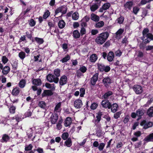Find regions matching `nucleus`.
<instances>
[{"label": "nucleus", "instance_id": "f3484780", "mask_svg": "<svg viewBox=\"0 0 153 153\" xmlns=\"http://www.w3.org/2000/svg\"><path fill=\"white\" fill-rule=\"evenodd\" d=\"M118 108V105L116 103H113L112 105H111L110 108L111 111L113 113L116 112L117 111Z\"/></svg>", "mask_w": 153, "mask_h": 153}, {"label": "nucleus", "instance_id": "20e7f679", "mask_svg": "<svg viewBox=\"0 0 153 153\" xmlns=\"http://www.w3.org/2000/svg\"><path fill=\"white\" fill-rule=\"evenodd\" d=\"M153 123L151 122H147L145 120L142 121L140 123V125L143 126L145 129H147L152 126Z\"/></svg>", "mask_w": 153, "mask_h": 153}, {"label": "nucleus", "instance_id": "680f3d73", "mask_svg": "<svg viewBox=\"0 0 153 153\" xmlns=\"http://www.w3.org/2000/svg\"><path fill=\"white\" fill-rule=\"evenodd\" d=\"M80 96L81 97H83L84 95L85 94V90L84 88H81L80 90Z\"/></svg>", "mask_w": 153, "mask_h": 153}, {"label": "nucleus", "instance_id": "412c9836", "mask_svg": "<svg viewBox=\"0 0 153 153\" xmlns=\"http://www.w3.org/2000/svg\"><path fill=\"white\" fill-rule=\"evenodd\" d=\"M33 84L37 86H39L41 84L42 82L40 79H34L32 81Z\"/></svg>", "mask_w": 153, "mask_h": 153}, {"label": "nucleus", "instance_id": "4468645a", "mask_svg": "<svg viewBox=\"0 0 153 153\" xmlns=\"http://www.w3.org/2000/svg\"><path fill=\"white\" fill-rule=\"evenodd\" d=\"M109 33L107 32L101 33L97 38H108L109 36Z\"/></svg>", "mask_w": 153, "mask_h": 153}, {"label": "nucleus", "instance_id": "4c0bfd02", "mask_svg": "<svg viewBox=\"0 0 153 153\" xmlns=\"http://www.w3.org/2000/svg\"><path fill=\"white\" fill-rule=\"evenodd\" d=\"M112 94V93L111 91H108L106 92L105 94L102 96V97L104 99H106L110 96Z\"/></svg>", "mask_w": 153, "mask_h": 153}, {"label": "nucleus", "instance_id": "4d7b16f0", "mask_svg": "<svg viewBox=\"0 0 153 153\" xmlns=\"http://www.w3.org/2000/svg\"><path fill=\"white\" fill-rule=\"evenodd\" d=\"M54 74L57 77L59 76L60 75V71L59 69H56L54 70Z\"/></svg>", "mask_w": 153, "mask_h": 153}, {"label": "nucleus", "instance_id": "bf43d9fd", "mask_svg": "<svg viewBox=\"0 0 153 153\" xmlns=\"http://www.w3.org/2000/svg\"><path fill=\"white\" fill-rule=\"evenodd\" d=\"M27 134L29 138H30L33 135V132L31 128L30 129L27 131Z\"/></svg>", "mask_w": 153, "mask_h": 153}, {"label": "nucleus", "instance_id": "473e14b6", "mask_svg": "<svg viewBox=\"0 0 153 153\" xmlns=\"http://www.w3.org/2000/svg\"><path fill=\"white\" fill-rule=\"evenodd\" d=\"M124 31L123 29L120 28L119 29L116 33V36L117 37L120 36Z\"/></svg>", "mask_w": 153, "mask_h": 153}, {"label": "nucleus", "instance_id": "393cba45", "mask_svg": "<svg viewBox=\"0 0 153 153\" xmlns=\"http://www.w3.org/2000/svg\"><path fill=\"white\" fill-rule=\"evenodd\" d=\"M10 68L8 66L4 67L2 69V73L3 74L6 75L10 71Z\"/></svg>", "mask_w": 153, "mask_h": 153}, {"label": "nucleus", "instance_id": "de8ad7c7", "mask_svg": "<svg viewBox=\"0 0 153 153\" xmlns=\"http://www.w3.org/2000/svg\"><path fill=\"white\" fill-rule=\"evenodd\" d=\"M104 118L106 119V121L105 123L106 124L107 123H110L111 118L108 115H105L104 116Z\"/></svg>", "mask_w": 153, "mask_h": 153}, {"label": "nucleus", "instance_id": "cd10ccee", "mask_svg": "<svg viewBox=\"0 0 153 153\" xmlns=\"http://www.w3.org/2000/svg\"><path fill=\"white\" fill-rule=\"evenodd\" d=\"M61 10H62V15L61 16H62L63 14H65L67 12L68 8L67 5H64L60 6Z\"/></svg>", "mask_w": 153, "mask_h": 153}, {"label": "nucleus", "instance_id": "2eb2a0df", "mask_svg": "<svg viewBox=\"0 0 153 153\" xmlns=\"http://www.w3.org/2000/svg\"><path fill=\"white\" fill-rule=\"evenodd\" d=\"M91 18L92 20L95 22H98L100 19L99 17L96 14L93 13L91 15Z\"/></svg>", "mask_w": 153, "mask_h": 153}, {"label": "nucleus", "instance_id": "6ab92c4d", "mask_svg": "<svg viewBox=\"0 0 153 153\" xmlns=\"http://www.w3.org/2000/svg\"><path fill=\"white\" fill-rule=\"evenodd\" d=\"M103 115L102 113L99 111L97 114V115L96 117L95 122L97 123L99 122L101 120V116Z\"/></svg>", "mask_w": 153, "mask_h": 153}, {"label": "nucleus", "instance_id": "e2e57ef3", "mask_svg": "<svg viewBox=\"0 0 153 153\" xmlns=\"http://www.w3.org/2000/svg\"><path fill=\"white\" fill-rule=\"evenodd\" d=\"M79 70L82 73H84L86 71L87 68L85 66H82L80 68Z\"/></svg>", "mask_w": 153, "mask_h": 153}, {"label": "nucleus", "instance_id": "6e6d98bb", "mask_svg": "<svg viewBox=\"0 0 153 153\" xmlns=\"http://www.w3.org/2000/svg\"><path fill=\"white\" fill-rule=\"evenodd\" d=\"M97 66L99 69L101 71H103L104 69V67H105V66L99 63L98 64Z\"/></svg>", "mask_w": 153, "mask_h": 153}, {"label": "nucleus", "instance_id": "7c9ffc66", "mask_svg": "<svg viewBox=\"0 0 153 153\" xmlns=\"http://www.w3.org/2000/svg\"><path fill=\"white\" fill-rule=\"evenodd\" d=\"M51 13L48 10H46L43 16V18L45 19H47L50 15Z\"/></svg>", "mask_w": 153, "mask_h": 153}, {"label": "nucleus", "instance_id": "a18cd8bd", "mask_svg": "<svg viewBox=\"0 0 153 153\" xmlns=\"http://www.w3.org/2000/svg\"><path fill=\"white\" fill-rule=\"evenodd\" d=\"M29 21V24L30 26L33 27L35 25L36 22L33 19H31Z\"/></svg>", "mask_w": 153, "mask_h": 153}, {"label": "nucleus", "instance_id": "dca6fc26", "mask_svg": "<svg viewBox=\"0 0 153 153\" xmlns=\"http://www.w3.org/2000/svg\"><path fill=\"white\" fill-rule=\"evenodd\" d=\"M145 111L143 109H139L137 110V116L139 117L138 119H140V117L143 116L144 113Z\"/></svg>", "mask_w": 153, "mask_h": 153}, {"label": "nucleus", "instance_id": "0e129e2a", "mask_svg": "<svg viewBox=\"0 0 153 153\" xmlns=\"http://www.w3.org/2000/svg\"><path fill=\"white\" fill-rule=\"evenodd\" d=\"M139 10V8L138 7H135L133 8V12L135 15H136L137 14Z\"/></svg>", "mask_w": 153, "mask_h": 153}, {"label": "nucleus", "instance_id": "ddd939ff", "mask_svg": "<svg viewBox=\"0 0 153 153\" xmlns=\"http://www.w3.org/2000/svg\"><path fill=\"white\" fill-rule=\"evenodd\" d=\"M133 5V2L132 1H127L124 4V7L126 9L131 10Z\"/></svg>", "mask_w": 153, "mask_h": 153}, {"label": "nucleus", "instance_id": "58836bf2", "mask_svg": "<svg viewBox=\"0 0 153 153\" xmlns=\"http://www.w3.org/2000/svg\"><path fill=\"white\" fill-rule=\"evenodd\" d=\"M79 14L77 12L74 13L72 15V18L74 20H76L79 18Z\"/></svg>", "mask_w": 153, "mask_h": 153}, {"label": "nucleus", "instance_id": "79ce46f5", "mask_svg": "<svg viewBox=\"0 0 153 153\" xmlns=\"http://www.w3.org/2000/svg\"><path fill=\"white\" fill-rule=\"evenodd\" d=\"M110 6V4L109 3H106L104 4L102 7L104 9V10H106L108 9Z\"/></svg>", "mask_w": 153, "mask_h": 153}, {"label": "nucleus", "instance_id": "aec40b11", "mask_svg": "<svg viewBox=\"0 0 153 153\" xmlns=\"http://www.w3.org/2000/svg\"><path fill=\"white\" fill-rule=\"evenodd\" d=\"M97 59V56L95 54H93L91 55L90 57V61L91 62H95Z\"/></svg>", "mask_w": 153, "mask_h": 153}, {"label": "nucleus", "instance_id": "f03ea898", "mask_svg": "<svg viewBox=\"0 0 153 153\" xmlns=\"http://www.w3.org/2000/svg\"><path fill=\"white\" fill-rule=\"evenodd\" d=\"M47 80L50 82H54L55 83H57L59 81L58 78L51 74H49L47 76Z\"/></svg>", "mask_w": 153, "mask_h": 153}, {"label": "nucleus", "instance_id": "09e8293b", "mask_svg": "<svg viewBox=\"0 0 153 153\" xmlns=\"http://www.w3.org/2000/svg\"><path fill=\"white\" fill-rule=\"evenodd\" d=\"M69 136V134L68 132H64L62 135V137L64 140L67 139Z\"/></svg>", "mask_w": 153, "mask_h": 153}, {"label": "nucleus", "instance_id": "f704fd0d", "mask_svg": "<svg viewBox=\"0 0 153 153\" xmlns=\"http://www.w3.org/2000/svg\"><path fill=\"white\" fill-rule=\"evenodd\" d=\"M104 23L103 21H100L97 23L95 25V27L97 28H100L103 27Z\"/></svg>", "mask_w": 153, "mask_h": 153}, {"label": "nucleus", "instance_id": "4be33fe9", "mask_svg": "<svg viewBox=\"0 0 153 153\" xmlns=\"http://www.w3.org/2000/svg\"><path fill=\"white\" fill-rule=\"evenodd\" d=\"M45 86L48 88L53 91L55 89V87L54 84H51L48 83H46L45 85Z\"/></svg>", "mask_w": 153, "mask_h": 153}, {"label": "nucleus", "instance_id": "a19ab883", "mask_svg": "<svg viewBox=\"0 0 153 153\" xmlns=\"http://www.w3.org/2000/svg\"><path fill=\"white\" fill-rule=\"evenodd\" d=\"M26 82L25 80L22 79L21 80L19 83V87L21 88H23L25 86Z\"/></svg>", "mask_w": 153, "mask_h": 153}, {"label": "nucleus", "instance_id": "338daca9", "mask_svg": "<svg viewBox=\"0 0 153 153\" xmlns=\"http://www.w3.org/2000/svg\"><path fill=\"white\" fill-rule=\"evenodd\" d=\"M122 54V52L121 51L118 50L116 51L115 52V54L117 56L120 57V56Z\"/></svg>", "mask_w": 153, "mask_h": 153}, {"label": "nucleus", "instance_id": "69168bd1", "mask_svg": "<svg viewBox=\"0 0 153 153\" xmlns=\"http://www.w3.org/2000/svg\"><path fill=\"white\" fill-rule=\"evenodd\" d=\"M97 104L96 103H93L92 104L91 106V109L94 110L96 109L97 106Z\"/></svg>", "mask_w": 153, "mask_h": 153}, {"label": "nucleus", "instance_id": "864d4df0", "mask_svg": "<svg viewBox=\"0 0 153 153\" xmlns=\"http://www.w3.org/2000/svg\"><path fill=\"white\" fill-rule=\"evenodd\" d=\"M99 146H98V148L100 151H102L104 149L105 146V144L104 143H101L100 145H99Z\"/></svg>", "mask_w": 153, "mask_h": 153}, {"label": "nucleus", "instance_id": "b1692460", "mask_svg": "<svg viewBox=\"0 0 153 153\" xmlns=\"http://www.w3.org/2000/svg\"><path fill=\"white\" fill-rule=\"evenodd\" d=\"M65 25V23L63 20H60L58 23L59 27L60 29L63 28Z\"/></svg>", "mask_w": 153, "mask_h": 153}, {"label": "nucleus", "instance_id": "423d86ee", "mask_svg": "<svg viewBox=\"0 0 153 153\" xmlns=\"http://www.w3.org/2000/svg\"><path fill=\"white\" fill-rule=\"evenodd\" d=\"M101 105L105 108H108V109H110L111 108V104L107 100H102L101 102Z\"/></svg>", "mask_w": 153, "mask_h": 153}, {"label": "nucleus", "instance_id": "72a5a7b5", "mask_svg": "<svg viewBox=\"0 0 153 153\" xmlns=\"http://www.w3.org/2000/svg\"><path fill=\"white\" fill-rule=\"evenodd\" d=\"M64 145L68 147H70L72 145V142L71 139L68 138L64 143Z\"/></svg>", "mask_w": 153, "mask_h": 153}, {"label": "nucleus", "instance_id": "774afa93", "mask_svg": "<svg viewBox=\"0 0 153 153\" xmlns=\"http://www.w3.org/2000/svg\"><path fill=\"white\" fill-rule=\"evenodd\" d=\"M44 93L48 95H51L53 94L52 91L50 90H45L44 91Z\"/></svg>", "mask_w": 153, "mask_h": 153}, {"label": "nucleus", "instance_id": "39448f33", "mask_svg": "<svg viewBox=\"0 0 153 153\" xmlns=\"http://www.w3.org/2000/svg\"><path fill=\"white\" fill-rule=\"evenodd\" d=\"M82 103L81 100L77 99L74 101V106L76 108H80L82 105Z\"/></svg>", "mask_w": 153, "mask_h": 153}, {"label": "nucleus", "instance_id": "7ed1b4c3", "mask_svg": "<svg viewBox=\"0 0 153 153\" xmlns=\"http://www.w3.org/2000/svg\"><path fill=\"white\" fill-rule=\"evenodd\" d=\"M132 88L134 91L137 94H140L142 93L143 91L142 87L140 85H135Z\"/></svg>", "mask_w": 153, "mask_h": 153}, {"label": "nucleus", "instance_id": "13d9d810", "mask_svg": "<svg viewBox=\"0 0 153 153\" xmlns=\"http://www.w3.org/2000/svg\"><path fill=\"white\" fill-rule=\"evenodd\" d=\"M33 147V146L31 144H30L28 145L25 146V150L26 151H29L31 150L32 149Z\"/></svg>", "mask_w": 153, "mask_h": 153}, {"label": "nucleus", "instance_id": "c03bdc74", "mask_svg": "<svg viewBox=\"0 0 153 153\" xmlns=\"http://www.w3.org/2000/svg\"><path fill=\"white\" fill-rule=\"evenodd\" d=\"M70 56L69 55H67L63 58L60 60V61L64 63L67 62L70 59Z\"/></svg>", "mask_w": 153, "mask_h": 153}, {"label": "nucleus", "instance_id": "603ef678", "mask_svg": "<svg viewBox=\"0 0 153 153\" xmlns=\"http://www.w3.org/2000/svg\"><path fill=\"white\" fill-rule=\"evenodd\" d=\"M19 57L22 59L25 57V54L24 52H21L19 53Z\"/></svg>", "mask_w": 153, "mask_h": 153}, {"label": "nucleus", "instance_id": "3c124183", "mask_svg": "<svg viewBox=\"0 0 153 153\" xmlns=\"http://www.w3.org/2000/svg\"><path fill=\"white\" fill-rule=\"evenodd\" d=\"M148 10H147L146 8H143L142 16H143L144 17L146 16L148 13Z\"/></svg>", "mask_w": 153, "mask_h": 153}, {"label": "nucleus", "instance_id": "1a4fd4ad", "mask_svg": "<svg viewBox=\"0 0 153 153\" xmlns=\"http://www.w3.org/2000/svg\"><path fill=\"white\" fill-rule=\"evenodd\" d=\"M102 82L105 86L107 87L111 83L112 81L110 78L107 77L103 79Z\"/></svg>", "mask_w": 153, "mask_h": 153}, {"label": "nucleus", "instance_id": "9d476101", "mask_svg": "<svg viewBox=\"0 0 153 153\" xmlns=\"http://www.w3.org/2000/svg\"><path fill=\"white\" fill-rule=\"evenodd\" d=\"M62 104V102H60L56 104L54 108V112H59L61 111V105Z\"/></svg>", "mask_w": 153, "mask_h": 153}, {"label": "nucleus", "instance_id": "a211bd4d", "mask_svg": "<svg viewBox=\"0 0 153 153\" xmlns=\"http://www.w3.org/2000/svg\"><path fill=\"white\" fill-rule=\"evenodd\" d=\"M114 57V54L113 52H109L107 56V59L109 62L112 61Z\"/></svg>", "mask_w": 153, "mask_h": 153}, {"label": "nucleus", "instance_id": "a878e982", "mask_svg": "<svg viewBox=\"0 0 153 153\" xmlns=\"http://www.w3.org/2000/svg\"><path fill=\"white\" fill-rule=\"evenodd\" d=\"M38 106L40 108L43 109H45L46 108V104L44 101H40L39 102Z\"/></svg>", "mask_w": 153, "mask_h": 153}, {"label": "nucleus", "instance_id": "5701e85b", "mask_svg": "<svg viewBox=\"0 0 153 153\" xmlns=\"http://www.w3.org/2000/svg\"><path fill=\"white\" fill-rule=\"evenodd\" d=\"M13 69L14 70H16L18 67V60L14 59L12 61L11 63Z\"/></svg>", "mask_w": 153, "mask_h": 153}, {"label": "nucleus", "instance_id": "ea45409f", "mask_svg": "<svg viewBox=\"0 0 153 153\" xmlns=\"http://www.w3.org/2000/svg\"><path fill=\"white\" fill-rule=\"evenodd\" d=\"M106 39H96V42L98 44H102L106 41Z\"/></svg>", "mask_w": 153, "mask_h": 153}, {"label": "nucleus", "instance_id": "5fc2aeb1", "mask_svg": "<svg viewBox=\"0 0 153 153\" xmlns=\"http://www.w3.org/2000/svg\"><path fill=\"white\" fill-rule=\"evenodd\" d=\"M16 108L14 106H11L9 109V111L10 113L11 114H14L15 112Z\"/></svg>", "mask_w": 153, "mask_h": 153}, {"label": "nucleus", "instance_id": "c85d7f7f", "mask_svg": "<svg viewBox=\"0 0 153 153\" xmlns=\"http://www.w3.org/2000/svg\"><path fill=\"white\" fill-rule=\"evenodd\" d=\"M144 140L147 142L153 141V133L150 134L149 136L145 137Z\"/></svg>", "mask_w": 153, "mask_h": 153}, {"label": "nucleus", "instance_id": "c756f323", "mask_svg": "<svg viewBox=\"0 0 153 153\" xmlns=\"http://www.w3.org/2000/svg\"><path fill=\"white\" fill-rule=\"evenodd\" d=\"M20 92V89L18 88H14L12 92L13 95L14 96L18 95Z\"/></svg>", "mask_w": 153, "mask_h": 153}, {"label": "nucleus", "instance_id": "9b49d317", "mask_svg": "<svg viewBox=\"0 0 153 153\" xmlns=\"http://www.w3.org/2000/svg\"><path fill=\"white\" fill-rule=\"evenodd\" d=\"M67 81V77L65 76H63L60 78L59 83L60 85H63L66 84Z\"/></svg>", "mask_w": 153, "mask_h": 153}, {"label": "nucleus", "instance_id": "c9c22d12", "mask_svg": "<svg viewBox=\"0 0 153 153\" xmlns=\"http://www.w3.org/2000/svg\"><path fill=\"white\" fill-rule=\"evenodd\" d=\"M9 139V137L8 136L7 134L3 135L2 137V139L1 140V142H7Z\"/></svg>", "mask_w": 153, "mask_h": 153}, {"label": "nucleus", "instance_id": "49530a36", "mask_svg": "<svg viewBox=\"0 0 153 153\" xmlns=\"http://www.w3.org/2000/svg\"><path fill=\"white\" fill-rule=\"evenodd\" d=\"M137 57L139 58H142L144 56L143 53L141 51H138L137 53Z\"/></svg>", "mask_w": 153, "mask_h": 153}, {"label": "nucleus", "instance_id": "bb28decb", "mask_svg": "<svg viewBox=\"0 0 153 153\" xmlns=\"http://www.w3.org/2000/svg\"><path fill=\"white\" fill-rule=\"evenodd\" d=\"M147 114L150 117H152L153 116V107H150L148 110Z\"/></svg>", "mask_w": 153, "mask_h": 153}, {"label": "nucleus", "instance_id": "2f4dec72", "mask_svg": "<svg viewBox=\"0 0 153 153\" xmlns=\"http://www.w3.org/2000/svg\"><path fill=\"white\" fill-rule=\"evenodd\" d=\"M99 8V6L96 4H95L92 5L90 7V10L92 12H94L97 9Z\"/></svg>", "mask_w": 153, "mask_h": 153}, {"label": "nucleus", "instance_id": "f8f14e48", "mask_svg": "<svg viewBox=\"0 0 153 153\" xmlns=\"http://www.w3.org/2000/svg\"><path fill=\"white\" fill-rule=\"evenodd\" d=\"M71 119V117H67L64 121V124L65 127L70 126L72 123Z\"/></svg>", "mask_w": 153, "mask_h": 153}, {"label": "nucleus", "instance_id": "37998d69", "mask_svg": "<svg viewBox=\"0 0 153 153\" xmlns=\"http://www.w3.org/2000/svg\"><path fill=\"white\" fill-rule=\"evenodd\" d=\"M32 8V7L31 5L27 7L26 9L23 12L24 15H25L27 13L29 12L31 10Z\"/></svg>", "mask_w": 153, "mask_h": 153}, {"label": "nucleus", "instance_id": "8fccbe9b", "mask_svg": "<svg viewBox=\"0 0 153 153\" xmlns=\"http://www.w3.org/2000/svg\"><path fill=\"white\" fill-rule=\"evenodd\" d=\"M124 17L121 16L119 18L117 19V22L120 24H122L124 21Z\"/></svg>", "mask_w": 153, "mask_h": 153}, {"label": "nucleus", "instance_id": "6e6552de", "mask_svg": "<svg viewBox=\"0 0 153 153\" xmlns=\"http://www.w3.org/2000/svg\"><path fill=\"white\" fill-rule=\"evenodd\" d=\"M58 118V116L56 114H53L50 118V120L52 124H55Z\"/></svg>", "mask_w": 153, "mask_h": 153}, {"label": "nucleus", "instance_id": "f257e3e1", "mask_svg": "<svg viewBox=\"0 0 153 153\" xmlns=\"http://www.w3.org/2000/svg\"><path fill=\"white\" fill-rule=\"evenodd\" d=\"M149 30L148 28H145L142 32V34L143 38H153V35L151 33H149Z\"/></svg>", "mask_w": 153, "mask_h": 153}, {"label": "nucleus", "instance_id": "0eeeda50", "mask_svg": "<svg viewBox=\"0 0 153 153\" xmlns=\"http://www.w3.org/2000/svg\"><path fill=\"white\" fill-rule=\"evenodd\" d=\"M98 74L96 73L91 78L90 83L91 85H95L96 82L98 79Z\"/></svg>", "mask_w": 153, "mask_h": 153}, {"label": "nucleus", "instance_id": "052dcab7", "mask_svg": "<svg viewBox=\"0 0 153 153\" xmlns=\"http://www.w3.org/2000/svg\"><path fill=\"white\" fill-rule=\"evenodd\" d=\"M62 123V121H59L56 125V128L58 130H60L62 128V125L61 123Z\"/></svg>", "mask_w": 153, "mask_h": 153}, {"label": "nucleus", "instance_id": "e433bc0d", "mask_svg": "<svg viewBox=\"0 0 153 153\" xmlns=\"http://www.w3.org/2000/svg\"><path fill=\"white\" fill-rule=\"evenodd\" d=\"M73 36L75 38H78L80 36V33L77 30H75L73 33Z\"/></svg>", "mask_w": 153, "mask_h": 153}]
</instances>
